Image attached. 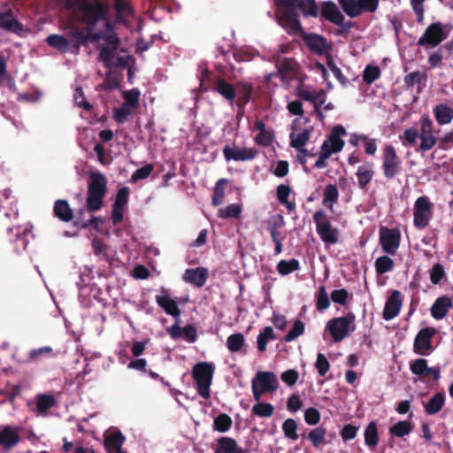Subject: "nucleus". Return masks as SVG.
Returning <instances> with one entry per match:
<instances>
[{
  "label": "nucleus",
  "instance_id": "obj_17",
  "mask_svg": "<svg viewBox=\"0 0 453 453\" xmlns=\"http://www.w3.org/2000/svg\"><path fill=\"white\" fill-rule=\"evenodd\" d=\"M437 331L434 327H425L418 331L414 339L413 351L419 356H428L433 351L432 339Z\"/></svg>",
  "mask_w": 453,
  "mask_h": 453
},
{
  "label": "nucleus",
  "instance_id": "obj_10",
  "mask_svg": "<svg viewBox=\"0 0 453 453\" xmlns=\"http://www.w3.org/2000/svg\"><path fill=\"white\" fill-rule=\"evenodd\" d=\"M279 386L275 374L272 372H257L251 381L253 397L260 401L262 395L267 392H274Z\"/></svg>",
  "mask_w": 453,
  "mask_h": 453
},
{
  "label": "nucleus",
  "instance_id": "obj_33",
  "mask_svg": "<svg viewBox=\"0 0 453 453\" xmlns=\"http://www.w3.org/2000/svg\"><path fill=\"white\" fill-rule=\"evenodd\" d=\"M291 196H295L288 185L280 184L277 187L276 196L278 201L283 204L287 210L291 212L296 209L295 199H290Z\"/></svg>",
  "mask_w": 453,
  "mask_h": 453
},
{
  "label": "nucleus",
  "instance_id": "obj_56",
  "mask_svg": "<svg viewBox=\"0 0 453 453\" xmlns=\"http://www.w3.org/2000/svg\"><path fill=\"white\" fill-rule=\"evenodd\" d=\"M114 4L119 20L124 21L132 14L129 0H114Z\"/></svg>",
  "mask_w": 453,
  "mask_h": 453
},
{
  "label": "nucleus",
  "instance_id": "obj_34",
  "mask_svg": "<svg viewBox=\"0 0 453 453\" xmlns=\"http://www.w3.org/2000/svg\"><path fill=\"white\" fill-rule=\"evenodd\" d=\"M0 28L16 34L22 31L21 25L14 19L10 10L0 12Z\"/></svg>",
  "mask_w": 453,
  "mask_h": 453
},
{
  "label": "nucleus",
  "instance_id": "obj_45",
  "mask_svg": "<svg viewBox=\"0 0 453 453\" xmlns=\"http://www.w3.org/2000/svg\"><path fill=\"white\" fill-rule=\"evenodd\" d=\"M56 400L52 395L41 394L36 396V410L39 414H45L55 405Z\"/></svg>",
  "mask_w": 453,
  "mask_h": 453
},
{
  "label": "nucleus",
  "instance_id": "obj_46",
  "mask_svg": "<svg viewBox=\"0 0 453 453\" xmlns=\"http://www.w3.org/2000/svg\"><path fill=\"white\" fill-rule=\"evenodd\" d=\"M326 430L323 426H317L308 434V439L311 441L314 448L319 449L326 444Z\"/></svg>",
  "mask_w": 453,
  "mask_h": 453
},
{
  "label": "nucleus",
  "instance_id": "obj_31",
  "mask_svg": "<svg viewBox=\"0 0 453 453\" xmlns=\"http://www.w3.org/2000/svg\"><path fill=\"white\" fill-rule=\"evenodd\" d=\"M125 436L121 432H113L104 438V447L108 453H126L122 449Z\"/></svg>",
  "mask_w": 453,
  "mask_h": 453
},
{
  "label": "nucleus",
  "instance_id": "obj_15",
  "mask_svg": "<svg viewBox=\"0 0 453 453\" xmlns=\"http://www.w3.org/2000/svg\"><path fill=\"white\" fill-rule=\"evenodd\" d=\"M279 9L286 11L299 10L304 17H317L319 7L315 0H273Z\"/></svg>",
  "mask_w": 453,
  "mask_h": 453
},
{
  "label": "nucleus",
  "instance_id": "obj_36",
  "mask_svg": "<svg viewBox=\"0 0 453 453\" xmlns=\"http://www.w3.org/2000/svg\"><path fill=\"white\" fill-rule=\"evenodd\" d=\"M53 211L55 217L63 222H70L73 218V211L66 200H57Z\"/></svg>",
  "mask_w": 453,
  "mask_h": 453
},
{
  "label": "nucleus",
  "instance_id": "obj_44",
  "mask_svg": "<svg viewBox=\"0 0 453 453\" xmlns=\"http://www.w3.org/2000/svg\"><path fill=\"white\" fill-rule=\"evenodd\" d=\"M242 209V203H231L220 208L218 211V217L220 219H239Z\"/></svg>",
  "mask_w": 453,
  "mask_h": 453
},
{
  "label": "nucleus",
  "instance_id": "obj_9",
  "mask_svg": "<svg viewBox=\"0 0 453 453\" xmlns=\"http://www.w3.org/2000/svg\"><path fill=\"white\" fill-rule=\"evenodd\" d=\"M337 2L343 12L351 19L365 13H374L380 4V0H337Z\"/></svg>",
  "mask_w": 453,
  "mask_h": 453
},
{
  "label": "nucleus",
  "instance_id": "obj_35",
  "mask_svg": "<svg viewBox=\"0 0 453 453\" xmlns=\"http://www.w3.org/2000/svg\"><path fill=\"white\" fill-rule=\"evenodd\" d=\"M255 128L258 131L255 137V142L265 147L271 145L273 140V133L266 129L265 123L262 120H257Z\"/></svg>",
  "mask_w": 453,
  "mask_h": 453
},
{
  "label": "nucleus",
  "instance_id": "obj_53",
  "mask_svg": "<svg viewBox=\"0 0 453 453\" xmlns=\"http://www.w3.org/2000/svg\"><path fill=\"white\" fill-rule=\"evenodd\" d=\"M381 75V70L378 65H367L362 73L363 81L371 85L377 81Z\"/></svg>",
  "mask_w": 453,
  "mask_h": 453
},
{
  "label": "nucleus",
  "instance_id": "obj_16",
  "mask_svg": "<svg viewBox=\"0 0 453 453\" xmlns=\"http://www.w3.org/2000/svg\"><path fill=\"white\" fill-rule=\"evenodd\" d=\"M296 94L305 101L312 103L315 111L320 119H323L321 107L326 100V94L324 89L317 90L309 85L300 84L296 88Z\"/></svg>",
  "mask_w": 453,
  "mask_h": 453
},
{
  "label": "nucleus",
  "instance_id": "obj_55",
  "mask_svg": "<svg viewBox=\"0 0 453 453\" xmlns=\"http://www.w3.org/2000/svg\"><path fill=\"white\" fill-rule=\"evenodd\" d=\"M141 93L138 88H132L122 92V97L124 99V104L136 109L139 105Z\"/></svg>",
  "mask_w": 453,
  "mask_h": 453
},
{
  "label": "nucleus",
  "instance_id": "obj_59",
  "mask_svg": "<svg viewBox=\"0 0 453 453\" xmlns=\"http://www.w3.org/2000/svg\"><path fill=\"white\" fill-rule=\"evenodd\" d=\"M428 367L427 360L425 358H417L410 362L411 372L418 376H426Z\"/></svg>",
  "mask_w": 453,
  "mask_h": 453
},
{
  "label": "nucleus",
  "instance_id": "obj_14",
  "mask_svg": "<svg viewBox=\"0 0 453 453\" xmlns=\"http://www.w3.org/2000/svg\"><path fill=\"white\" fill-rule=\"evenodd\" d=\"M401 232L398 228L381 226L379 230V243L382 251L388 256H395L401 243Z\"/></svg>",
  "mask_w": 453,
  "mask_h": 453
},
{
  "label": "nucleus",
  "instance_id": "obj_11",
  "mask_svg": "<svg viewBox=\"0 0 453 453\" xmlns=\"http://www.w3.org/2000/svg\"><path fill=\"white\" fill-rule=\"evenodd\" d=\"M67 2L68 0L65 1V9L68 12H73L77 19H81L83 23H85V21H83L82 19L81 10L78 7H68ZM86 24L88 26L87 29L76 28L72 24L70 25V42H73V44L78 46L79 44L86 41L92 42V35H95L98 30H102V28L94 29L97 25L102 26V23H96L95 25H93L86 22Z\"/></svg>",
  "mask_w": 453,
  "mask_h": 453
},
{
  "label": "nucleus",
  "instance_id": "obj_19",
  "mask_svg": "<svg viewBox=\"0 0 453 453\" xmlns=\"http://www.w3.org/2000/svg\"><path fill=\"white\" fill-rule=\"evenodd\" d=\"M258 155V150L255 148H240L226 145L223 149V156L226 161H249L254 159Z\"/></svg>",
  "mask_w": 453,
  "mask_h": 453
},
{
  "label": "nucleus",
  "instance_id": "obj_54",
  "mask_svg": "<svg viewBox=\"0 0 453 453\" xmlns=\"http://www.w3.org/2000/svg\"><path fill=\"white\" fill-rule=\"evenodd\" d=\"M245 343L244 335L241 333L233 334L226 339V347L231 352H238Z\"/></svg>",
  "mask_w": 453,
  "mask_h": 453
},
{
  "label": "nucleus",
  "instance_id": "obj_5",
  "mask_svg": "<svg viewBox=\"0 0 453 453\" xmlns=\"http://www.w3.org/2000/svg\"><path fill=\"white\" fill-rule=\"evenodd\" d=\"M215 372V365L210 362H199L192 368V377L196 382L197 394L203 399L211 396V385Z\"/></svg>",
  "mask_w": 453,
  "mask_h": 453
},
{
  "label": "nucleus",
  "instance_id": "obj_60",
  "mask_svg": "<svg viewBox=\"0 0 453 453\" xmlns=\"http://www.w3.org/2000/svg\"><path fill=\"white\" fill-rule=\"evenodd\" d=\"M282 430H283L284 435L287 438H288L292 441H296L298 439V434L296 432L297 423L296 422V420H294L292 418L286 419L283 422Z\"/></svg>",
  "mask_w": 453,
  "mask_h": 453
},
{
  "label": "nucleus",
  "instance_id": "obj_37",
  "mask_svg": "<svg viewBox=\"0 0 453 453\" xmlns=\"http://www.w3.org/2000/svg\"><path fill=\"white\" fill-rule=\"evenodd\" d=\"M311 134V128H304L299 132L292 131L289 134L290 146L296 150H303L310 140Z\"/></svg>",
  "mask_w": 453,
  "mask_h": 453
},
{
  "label": "nucleus",
  "instance_id": "obj_50",
  "mask_svg": "<svg viewBox=\"0 0 453 453\" xmlns=\"http://www.w3.org/2000/svg\"><path fill=\"white\" fill-rule=\"evenodd\" d=\"M257 403L253 405L251 409V413L259 418H270L274 411V407L273 404L269 403H261L260 401H257Z\"/></svg>",
  "mask_w": 453,
  "mask_h": 453
},
{
  "label": "nucleus",
  "instance_id": "obj_7",
  "mask_svg": "<svg viewBox=\"0 0 453 453\" xmlns=\"http://www.w3.org/2000/svg\"><path fill=\"white\" fill-rule=\"evenodd\" d=\"M355 315L351 312L343 317L334 318L327 321L326 329L330 333L334 342H342L356 329Z\"/></svg>",
  "mask_w": 453,
  "mask_h": 453
},
{
  "label": "nucleus",
  "instance_id": "obj_32",
  "mask_svg": "<svg viewBox=\"0 0 453 453\" xmlns=\"http://www.w3.org/2000/svg\"><path fill=\"white\" fill-rule=\"evenodd\" d=\"M433 113L439 126L449 125L453 120V108L447 104L435 105Z\"/></svg>",
  "mask_w": 453,
  "mask_h": 453
},
{
  "label": "nucleus",
  "instance_id": "obj_1",
  "mask_svg": "<svg viewBox=\"0 0 453 453\" xmlns=\"http://www.w3.org/2000/svg\"><path fill=\"white\" fill-rule=\"evenodd\" d=\"M70 8L78 7L81 12L83 21L95 25L102 23V30L92 35V42H99L98 59L106 67L115 65L116 52L120 45V38L115 33L108 18L109 5L99 1L90 3L87 0H68Z\"/></svg>",
  "mask_w": 453,
  "mask_h": 453
},
{
  "label": "nucleus",
  "instance_id": "obj_25",
  "mask_svg": "<svg viewBox=\"0 0 453 453\" xmlns=\"http://www.w3.org/2000/svg\"><path fill=\"white\" fill-rule=\"evenodd\" d=\"M209 272L204 267L190 268L185 271L183 280L187 283L201 288L205 284Z\"/></svg>",
  "mask_w": 453,
  "mask_h": 453
},
{
  "label": "nucleus",
  "instance_id": "obj_52",
  "mask_svg": "<svg viewBox=\"0 0 453 453\" xmlns=\"http://www.w3.org/2000/svg\"><path fill=\"white\" fill-rule=\"evenodd\" d=\"M228 180L226 179H219L214 187L211 203L213 206L221 204L225 198V188Z\"/></svg>",
  "mask_w": 453,
  "mask_h": 453
},
{
  "label": "nucleus",
  "instance_id": "obj_20",
  "mask_svg": "<svg viewBox=\"0 0 453 453\" xmlns=\"http://www.w3.org/2000/svg\"><path fill=\"white\" fill-rule=\"evenodd\" d=\"M403 298L399 290H393L388 296L383 309L382 317L388 321L398 316L402 309Z\"/></svg>",
  "mask_w": 453,
  "mask_h": 453
},
{
  "label": "nucleus",
  "instance_id": "obj_12",
  "mask_svg": "<svg viewBox=\"0 0 453 453\" xmlns=\"http://www.w3.org/2000/svg\"><path fill=\"white\" fill-rule=\"evenodd\" d=\"M418 138L420 140L418 150L423 152L432 150L437 143L434 124L426 114L419 119Z\"/></svg>",
  "mask_w": 453,
  "mask_h": 453
},
{
  "label": "nucleus",
  "instance_id": "obj_42",
  "mask_svg": "<svg viewBox=\"0 0 453 453\" xmlns=\"http://www.w3.org/2000/svg\"><path fill=\"white\" fill-rule=\"evenodd\" d=\"M237 441L230 437H221L218 440L215 453H235L239 449Z\"/></svg>",
  "mask_w": 453,
  "mask_h": 453
},
{
  "label": "nucleus",
  "instance_id": "obj_22",
  "mask_svg": "<svg viewBox=\"0 0 453 453\" xmlns=\"http://www.w3.org/2000/svg\"><path fill=\"white\" fill-rule=\"evenodd\" d=\"M303 41L310 50L318 55L328 54L332 49L331 43L322 35L317 34L304 35Z\"/></svg>",
  "mask_w": 453,
  "mask_h": 453
},
{
  "label": "nucleus",
  "instance_id": "obj_41",
  "mask_svg": "<svg viewBox=\"0 0 453 453\" xmlns=\"http://www.w3.org/2000/svg\"><path fill=\"white\" fill-rule=\"evenodd\" d=\"M47 43L61 53L70 50V41L65 37L58 35H50L46 39Z\"/></svg>",
  "mask_w": 453,
  "mask_h": 453
},
{
  "label": "nucleus",
  "instance_id": "obj_28",
  "mask_svg": "<svg viewBox=\"0 0 453 453\" xmlns=\"http://www.w3.org/2000/svg\"><path fill=\"white\" fill-rule=\"evenodd\" d=\"M374 175L375 171L372 163L365 162V164L359 165L356 172L358 187L361 189L366 188L367 185L372 181Z\"/></svg>",
  "mask_w": 453,
  "mask_h": 453
},
{
  "label": "nucleus",
  "instance_id": "obj_30",
  "mask_svg": "<svg viewBox=\"0 0 453 453\" xmlns=\"http://www.w3.org/2000/svg\"><path fill=\"white\" fill-rule=\"evenodd\" d=\"M265 224L272 240L285 236L281 232V229L285 226V219L282 214L277 213L269 216Z\"/></svg>",
  "mask_w": 453,
  "mask_h": 453
},
{
  "label": "nucleus",
  "instance_id": "obj_23",
  "mask_svg": "<svg viewBox=\"0 0 453 453\" xmlns=\"http://www.w3.org/2000/svg\"><path fill=\"white\" fill-rule=\"evenodd\" d=\"M128 196L129 188L127 187H123L119 189L111 211V220L114 225H118L123 219V213L125 206L128 202Z\"/></svg>",
  "mask_w": 453,
  "mask_h": 453
},
{
  "label": "nucleus",
  "instance_id": "obj_18",
  "mask_svg": "<svg viewBox=\"0 0 453 453\" xmlns=\"http://www.w3.org/2000/svg\"><path fill=\"white\" fill-rule=\"evenodd\" d=\"M155 301L166 314L179 320L181 311L178 307L177 302L171 297V294L168 289L161 288L159 294L155 297Z\"/></svg>",
  "mask_w": 453,
  "mask_h": 453
},
{
  "label": "nucleus",
  "instance_id": "obj_27",
  "mask_svg": "<svg viewBox=\"0 0 453 453\" xmlns=\"http://www.w3.org/2000/svg\"><path fill=\"white\" fill-rule=\"evenodd\" d=\"M450 297L443 296L438 297L431 307V315L434 319L441 320L444 319L452 306Z\"/></svg>",
  "mask_w": 453,
  "mask_h": 453
},
{
  "label": "nucleus",
  "instance_id": "obj_61",
  "mask_svg": "<svg viewBox=\"0 0 453 453\" xmlns=\"http://www.w3.org/2000/svg\"><path fill=\"white\" fill-rule=\"evenodd\" d=\"M400 139L403 141V145H415L418 139V129L415 127L406 128L400 136Z\"/></svg>",
  "mask_w": 453,
  "mask_h": 453
},
{
  "label": "nucleus",
  "instance_id": "obj_47",
  "mask_svg": "<svg viewBox=\"0 0 453 453\" xmlns=\"http://www.w3.org/2000/svg\"><path fill=\"white\" fill-rule=\"evenodd\" d=\"M413 429L412 424L408 420H401L389 428V434L398 438L404 437L411 434Z\"/></svg>",
  "mask_w": 453,
  "mask_h": 453
},
{
  "label": "nucleus",
  "instance_id": "obj_21",
  "mask_svg": "<svg viewBox=\"0 0 453 453\" xmlns=\"http://www.w3.org/2000/svg\"><path fill=\"white\" fill-rule=\"evenodd\" d=\"M281 10L279 17L280 25L286 29L288 34L298 35L303 33V28L298 19V15L294 11Z\"/></svg>",
  "mask_w": 453,
  "mask_h": 453
},
{
  "label": "nucleus",
  "instance_id": "obj_26",
  "mask_svg": "<svg viewBox=\"0 0 453 453\" xmlns=\"http://www.w3.org/2000/svg\"><path fill=\"white\" fill-rule=\"evenodd\" d=\"M19 441V428L5 426L0 428V446L12 449Z\"/></svg>",
  "mask_w": 453,
  "mask_h": 453
},
{
  "label": "nucleus",
  "instance_id": "obj_2",
  "mask_svg": "<svg viewBox=\"0 0 453 453\" xmlns=\"http://www.w3.org/2000/svg\"><path fill=\"white\" fill-rule=\"evenodd\" d=\"M347 134L346 129L338 125L334 127L326 139L323 142L319 157L314 164L317 169H324L327 166V159L333 155L342 150L345 142L342 139Z\"/></svg>",
  "mask_w": 453,
  "mask_h": 453
},
{
  "label": "nucleus",
  "instance_id": "obj_51",
  "mask_svg": "<svg viewBox=\"0 0 453 453\" xmlns=\"http://www.w3.org/2000/svg\"><path fill=\"white\" fill-rule=\"evenodd\" d=\"M273 329L271 326H265L257 338V349L264 352L266 349L267 342L270 340H275Z\"/></svg>",
  "mask_w": 453,
  "mask_h": 453
},
{
  "label": "nucleus",
  "instance_id": "obj_4",
  "mask_svg": "<svg viewBox=\"0 0 453 453\" xmlns=\"http://www.w3.org/2000/svg\"><path fill=\"white\" fill-rule=\"evenodd\" d=\"M452 29L451 23L433 22L418 39L417 44L425 49L435 48L449 37Z\"/></svg>",
  "mask_w": 453,
  "mask_h": 453
},
{
  "label": "nucleus",
  "instance_id": "obj_43",
  "mask_svg": "<svg viewBox=\"0 0 453 453\" xmlns=\"http://www.w3.org/2000/svg\"><path fill=\"white\" fill-rule=\"evenodd\" d=\"M394 265V260L387 254L377 257L374 262L375 271L380 275L391 272Z\"/></svg>",
  "mask_w": 453,
  "mask_h": 453
},
{
  "label": "nucleus",
  "instance_id": "obj_40",
  "mask_svg": "<svg viewBox=\"0 0 453 453\" xmlns=\"http://www.w3.org/2000/svg\"><path fill=\"white\" fill-rule=\"evenodd\" d=\"M339 192L334 184H328L323 191L322 203L329 210H333L334 203L338 201Z\"/></svg>",
  "mask_w": 453,
  "mask_h": 453
},
{
  "label": "nucleus",
  "instance_id": "obj_24",
  "mask_svg": "<svg viewBox=\"0 0 453 453\" xmlns=\"http://www.w3.org/2000/svg\"><path fill=\"white\" fill-rule=\"evenodd\" d=\"M323 18L336 26H343L345 17L337 5L329 1L324 3L321 10Z\"/></svg>",
  "mask_w": 453,
  "mask_h": 453
},
{
  "label": "nucleus",
  "instance_id": "obj_64",
  "mask_svg": "<svg viewBox=\"0 0 453 453\" xmlns=\"http://www.w3.org/2000/svg\"><path fill=\"white\" fill-rule=\"evenodd\" d=\"M304 332V324L301 320H296L291 330L285 335L284 340L288 342L296 340Z\"/></svg>",
  "mask_w": 453,
  "mask_h": 453
},
{
  "label": "nucleus",
  "instance_id": "obj_13",
  "mask_svg": "<svg viewBox=\"0 0 453 453\" xmlns=\"http://www.w3.org/2000/svg\"><path fill=\"white\" fill-rule=\"evenodd\" d=\"M381 159V169L386 179L391 180L399 174L402 162L392 145L387 144L382 148Z\"/></svg>",
  "mask_w": 453,
  "mask_h": 453
},
{
  "label": "nucleus",
  "instance_id": "obj_49",
  "mask_svg": "<svg viewBox=\"0 0 453 453\" xmlns=\"http://www.w3.org/2000/svg\"><path fill=\"white\" fill-rule=\"evenodd\" d=\"M252 93V87L249 83H239L236 89V96H238L237 105L239 107L244 106L250 99Z\"/></svg>",
  "mask_w": 453,
  "mask_h": 453
},
{
  "label": "nucleus",
  "instance_id": "obj_38",
  "mask_svg": "<svg viewBox=\"0 0 453 453\" xmlns=\"http://www.w3.org/2000/svg\"><path fill=\"white\" fill-rule=\"evenodd\" d=\"M445 394L442 392L436 393L425 405V411L428 415L438 413L445 404Z\"/></svg>",
  "mask_w": 453,
  "mask_h": 453
},
{
  "label": "nucleus",
  "instance_id": "obj_48",
  "mask_svg": "<svg viewBox=\"0 0 453 453\" xmlns=\"http://www.w3.org/2000/svg\"><path fill=\"white\" fill-rule=\"evenodd\" d=\"M277 271L281 276H286L300 269V263L297 259H282L277 264Z\"/></svg>",
  "mask_w": 453,
  "mask_h": 453
},
{
  "label": "nucleus",
  "instance_id": "obj_6",
  "mask_svg": "<svg viewBox=\"0 0 453 453\" xmlns=\"http://www.w3.org/2000/svg\"><path fill=\"white\" fill-rule=\"evenodd\" d=\"M312 219L316 225V232L326 247L333 246L339 242L341 232L337 227L333 226L324 211H317L313 214Z\"/></svg>",
  "mask_w": 453,
  "mask_h": 453
},
{
  "label": "nucleus",
  "instance_id": "obj_62",
  "mask_svg": "<svg viewBox=\"0 0 453 453\" xmlns=\"http://www.w3.org/2000/svg\"><path fill=\"white\" fill-rule=\"evenodd\" d=\"M330 306V300L324 286H320L316 296V307L319 311H325Z\"/></svg>",
  "mask_w": 453,
  "mask_h": 453
},
{
  "label": "nucleus",
  "instance_id": "obj_58",
  "mask_svg": "<svg viewBox=\"0 0 453 453\" xmlns=\"http://www.w3.org/2000/svg\"><path fill=\"white\" fill-rule=\"evenodd\" d=\"M135 110L122 104L121 106L116 108L113 111V119L117 123L122 124L126 122Z\"/></svg>",
  "mask_w": 453,
  "mask_h": 453
},
{
  "label": "nucleus",
  "instance_id": "obj_8",
  "mask_svg": "<svg viewBox=\"0 0 453 453\" xmlns=\"http://www.w3.org/2000/svg\"><path fill=\"white\" fill-rule=\"evenodd\" d=\"M434 203L427 196L418 197L413 204V225L416 228H426L434 217Z\"/></svg>",
  "mask_w": 453,
  "mask_h": 453
},
{
  "label": "nucleus",
  "instance_id": "obj_63",
  "mask_svg": "<svg viewBox=\"0 0 453 453\" xmlns=\"http://www.w3.org/2000/svg\"><path fill=\"white\" fill-rule=\"evenodd\" d=\"M425 1L426 0H410L411 9L416 15V19L418 24H422L425 19Z\"/></svg>",
  "mask_w": 453,
  "mask_h": 453
},
{
  "label": "nucleus",
  "instance_id": "obj_39",
  "mask_svg": "<svg viewBox=\"0 0 453 453\" xmlns=\"http://www.w3.org/2000/svg\"><path fill=\"white\" fill-rule=\"evenodd\" d=\"M365 443L370 449H374L379 443V432L377 423L371 421L364 432Z\"/></svg>",
  "mask_w": 453,
  "mask_h": 453
},
{
  "label": "nucleus",
  "instance_id": "obj_3",
  "mask_svg": "<svg viewBox=\"0 0 453 453\" xmlns=\"http://www.w3.org/2000/svg\"><path fill=\"white\" fill-rule=\"evenodd\" d=\"M89 182L88 185V196L86 204L89 211H99L104 203V198L107 194V179L99 172L88 173Z\"/></svg>",
  "mask_w": 453,
  "mask_h": 453
},
{
  "label": "nucleus",
  "instance_id": "obj_29",
  "mask_svg": "<svg viewBox=\"0 0 453 453\" xmlns=\"http://www.w3.org/2000/svg\"><path fill=\"white\" fill-rule=\"evenodd\" d=\"M212 90L222 96L230 104H234L236 97V89L226 81L222 78L216 79Z\"/></svg>",
  "mask_w": 453,
  "mask_h": 453
},
{
  "label": "nucleus",
  "instance_id": "obj_57",
  "mask_svg": "<svg viewBox=\"0 0 453 453\" xmlns=\"http://www.w3.org/2000/svg\"><path fill=\"white\" fill-rule=\"evenodd\" d=\"M232 424V418L227 414L222 413L214 418L213 428L220 433H226L231 428Z\"/></svg>",
  "mask_w": 453,
  "mask_h": 453
}]
</instances>
